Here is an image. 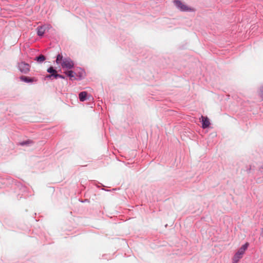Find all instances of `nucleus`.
<instances>
[{
	"label": "nucleus",
	"mask_w": 263,
	"mask_h": 263,
	"mask_svg": "<svg viewBox=\"0 0 263 263\" xmlns=\"http://www.w3.org/2000/svg\"><path fill=\"white\" fill-rule=\"evenodd\" d=\"M56 63L58 64H61L62 68L67 69H71L74 67V62L69 58H63L62 53H59L57 56Z\"/></svg>",
	"instance_id": "1"
},
{
	"label": "nucleus",
	"mask_w": 263,
	"mask_h": 263,
	"mask_svg": "<svg viewBox=\"0 0 263 263\" xmlns=\"http://www.w3.org/2000/svg\"><path fill=\"white\" fill-rule=\"evenodd\" d=\"M17 67L20 71L24 74H27L30 71V65L25 62L18 63Z\"/></svg>",
	"instance_id": "2"
},
{
	"label": "nucleus",
	"mask_w": 263,
	"mask_h": 263,
	"mask_svg": "<svg viewBox=\"0 0 263 263\" xmlns=\"http://www.w3.org/2000/svg\"><path fill=\"white\" fill-rule=\"evenodd\" d=\"M174 3L175 5L181 11H193V9L188 7L185 5L183 4L179 0H174Z\"/></svg>",
	"instance_id": "3"
},
{
	"label": "nucleus",
	"mask_w": 263,
	"mask_h": 263,
	"mask_svg": "<svg viewBox=\"0 0 263 263\" xmlns=\"http://www.w3.org/2000/svg\"><path fill=\"white\" fill-rule=\"evenodd\" d=\"M201 119L202 128L205 129L208 128L210 125V122L209 118L207 117L202 116Z\"/></svg>",
	"instance_id": "4"
},
{
	"label": "nucleus",
	"mask_w": 263,
	"mask_h": 263,
	"mask_svg": "<svg viewBox=\"0 0 263 263\" xmlns=\"http://www.w3.org/2000/svg\"><path fill=\"white\" fill-rule=\"evenodd\" d=\"M20 80L26 83H32L36 82L37 79L35 78H30L26 76H22L20 78Z\"/></svg>",
	"instance_id": "5"
},
{
	"label": "nucleus",
	"mask_w": 263,
	"mask_h": 263,
	"mask_svg": "<svg viewBox=\"0 0 263 263\" xmlns=\"http://www.w3.org/2000/svg\"><path fill=\"white\" fill-rule=\"evenodd\" d=\"M64 73L68 76L70 78V79L71 80H75V76H76V73L74 72L72 70H67L64 72Z\"/></svg>",
	"instance_id": "6"
},
{
	"label": "nucleus",
	"mask_w": 263,
	"mask_h": 263,
	"mask_svg": "<svg viewBox=\"0 0 263 263\" xmlns=\"http://www.w3.org/2000/svg\"><path fill=\"white\" fill-rule=\"evenodd\" d=\"M248 246L249 243L248 242L246 243L245 245L241 247V248L238 250L237 252L239 254L243 255Z\"/></svg>",
	"instance_id": "7"
},
{
	"label": "nucleus",
	"mask_w": 263,
	"mask_h": 263,
	"mask_svg": "<svg viewBox=\"0 0 263 263\" xmlns=\"http://www.w3.org/2000/svg\"><path fill=\"white\" fill-rule=\"evenodd\" d=\"M87 92L86 91H82L79 95V99L81 101L84 102L87 99Z\"/></svg>",
	"instance_id": "8"
},
{
	"label": "nucleus",
	"mask_w": 263,
	"mask_h": 263,
	"mask_svg": "<svg viewBox=\"0 0 263 263\" xmlns=\"http://www.w3.org/2000/svg\"><path fill=\"white\" fill-rule=\"evenodd\" d=\"M45 32V29L44 26H39L37 28V34L40 36H43Z\"/></svg>",
	"instance_id": "9"
},
{
	"label": "nucleus",
	"mask_w": 263,
	"mask_h": 263,
	"mask_svg": "<svg viewBox=\"0 0 263 263\" xmlns=\"http://www.w3.org/2000/svg\"><path fill=\"white\" fill-rule=\"evenodd\" d=\"M242 257V255L236 252L233 258V263H237L239 259Z\"/></svg>",
	"instance_id": "10"
},
{
	"label": "nucleus",
	"mask_w": 263,
	"mask_h": 263,
	"mask_svg": "<svg viewBox=\"0 0 263 263\" xmlns=\"http://www.w3.org/2000/svg\"><path fill=\"white\" fill-rule=\"evenodd\" d=\"M58 73H55L52 74H49L48 75H46L45 77L46 79H50V80H53V79H58Z\"/></svg>",
	"instance_id": "11"
},
{
	"label": "nucleus",
	"mask_w": 263,
	"mask_h": 263,
	"mask_svg": "<svg viewBox=\"0 0 263 263\" xmlns=\"http://www.w3.org/2000/svg\"><path fill=\"white\" fill-rule=\"evenodd\" d=\"M45 60L46 57L43 54H40L39 56L36 57L35 59V60L38 62L39 63H42Z\"/></svg>",
	"instance_id": "12"
},
{
	"label": "nucleus",
	"mask_w": 263,
	"mask_h": 263,
	"mask_svg": "<svg viewBox=\"0 0 263 263\" xmlns=\"http://www.w3.org/2000/svg\"><path fill=\"white\" fill-rule=\"evenodd\" d=\"M33 143V141L31 140H28L25 141H23L22 142H20L19 144L22 146L24 145H28L29 144H32Z\"/></svg>",
	"instance_id": "13"
},
{
	"label": "nucleus",
	"mask_w": 263,
	"mask_h": 263,
	"mask_svg": "<svg viewBox=\"0 0 263 263\" xmlns=\"http://www.w3.org/2000/svg\"><path fill=\"white\" fill-rule=\"evenodd\" d=\"M47 72L50 74L55 73L57 72V71L54 69L53 67H50L47 69Z\"/></svg>",
	"instance_id": "14"
},
{
	"label": "nucleus",
	"mask_w": 263,
	"mask_h": 263,
	"mask_svg": "<svg viewBox=\"0 0 263 263\" xmlns=\"http://www.w3.org/2000/svg\"><path fill=\"white\" fill-rule=\"evenodd\" d=\"M259 96L262 99H263V86L260 89Z\"/></svg>",
	"instance_id": "15"
},
{
	"label": "nucleus",
	"mask_w": 263,
	"mask_h": 263,
	"mask_svg": "<svg viewBox=\"0 0 263 263\" xmlns=\"http://www.w3.org/2000/svg\"><path fill=\"white\" fill-rule=\"evenodd\" d=\"M58 78H61V79H65V77L63 76V75L59 74H58Z\"/></svg>",
	"instance_id": "16"
},
{
	"label": "nucleus",
	"mask_w": 263,
	"mask_h": 263,
	"mask_svg": "<svg viewBox=\"0 0 263 263\" xmlns=\"http://www.w3.org/2000/svg\"><path fill=\"white\" fill-rule=\"evenodd\" d=\"M83 71H82L81 72H80L79 73V77L80 78H82L83 77Z\"/></svg>",
	"instance_id": "17"
}]
</instances>
